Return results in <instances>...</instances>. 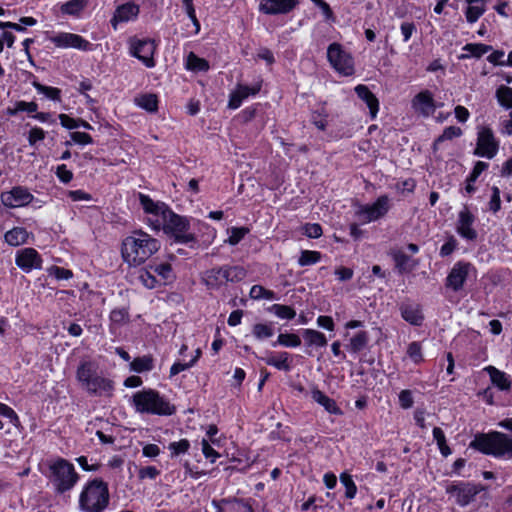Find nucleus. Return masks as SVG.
Returning <instances> with one entry per match:
<instances>
[{
  "mask_svg": "<svg viewBox=\"0 0 512 512\" xmlns=\"http://www.w3.org/2000/svg\"><path fill=\"white\" fill-rule=\"evenodd\" d=\"M154 368V358L152 355H144L136 357L130 362V370L143 373L151 371Z\"/></svg>",
  "mask_w": 512,
  "mask_h": 512,
  "instance_id": "nucleus-31",
  "label": "nucleus"
},
{
  "mask_svg": "<svg viewBox=\"0 0 512 512\" xmlns=\"http://www.w3.org/2000/svg\"><path fill=\"white\" fill-rule=\"evenodd\" d=\"M327 117L328 113L324 107H321L319 110L313 111L311 121L319 130L324 131L327 127Z\"/></svg>",
  "mask_w": 512,
  "mask_h": 512,
  "instance_id": "nucleus-46",
  "label": "nucleus"
},
{
  "mask_svg": "<svg viewBox=\"0 0 512 512\" xmlns=\"http://www.w3.org/2000/svg\"><path fill=\"white\" fill-rule=\"evenodd\" d=\"M407 355L414 363H420L423 360L422 347L419 342H411L407 348Z\"/></svg>",
  "mask_w": 512,
  "mask_h": 512,
  "instance_id": "nucleus-54",
  "label": "nucleus"
},
{
  "mask_svg": "<svg viewBox=\"0 0 512 512\" xmlns=\"http://www.w3.org/2000/svg\"><path fill=\"white\" fill-rule=\"evenodd\" d=\"M32 86L37 90L38 93L45 95L47 98L53 101L61 100V90L58 88L45 86L37 81H33Z\"/></svg>",
  "mask_w": 512,
  "mask_h": 512,
  "instance_id": "nucleus-39",
  "label": "nucleus"
},
{
  "mask_svg": "<svg viewBox=\"0 0 512 512\" xmlns=\"http://www.w3.org/2000/svg\"><path fill=\"white\" fill-rule=\"evenodd\" d=\"M190 448V442L187 439H181L176 442H171L168 449L171 451L172 456H179L186 453Z\"/></svg>",
  "mask_w": 512,
  "mask_h": 512,
  "instance_id": "nucleus-51",
  "label": "nucleus"
},
{
  "mask_svg": "<svg viewBox=\"0 0 512 512\" xmlns=\"http://www.w3.org/2000/svg\"><path fill=\"white\" fill-rule=\"evenodd\" d=\"M201 450L205 458L209 459L211 463H215L220 457V454L212 447V443L208 439H202Z\"/></svg>",
  "mask_w": 512,
  "mask_h": 512,
  "instance_id": "nucleus-50",
  "label": "nucleus"
},
{
  "mask_svg": "<svg viewBox=\"0 0 512 512\" xmlns=\"http://www.w3.org/2000/svg\"><path fill=\"white\" fill-rule=\"evenodd\" d=\"M138 198L144 212L148 214L145 222L152 230H162L175 243L195 247L197 238L190 231L187 217L176 214L167 204L154 201L146 194L139 193Z\"/></svg>",
  "mask_w": 512,
  "mask_h": 512,
  "instance_id": "nucleus-1",
  "label": "nucleus"
},
{
  "mask_svg": "<svg viewBox=\"0 0 512 512\" xmlns=\"http://www.w3.org/2000/svg\"><path fill=\"white\" fill-rule=\"evenodd\" d=\"M155 43L150 39H132L130 41V53L139 59L147 68L155 66Z\"/></svg>",
  "mask_w": 512,
  "mask_h": 512,
  "instance_id": "nucleus-13",
  "label": "nucleus"
},
{
  "mask_svg": "<svg viewBox=\"0 0 512 512\" xmlns=\"http://www.w3.org/2000/svg\"><path fill=\"white\" fill-rule=\"evenodd\" d=\"M249 296L253 300H278L275 292L272 290H268L262 285H253L250 289Z\"/></svg>",
  "mask_w": 512,
  "mask_h": 512,
  "instance_id": "nucleus-35",
  "label": "nucleus"
},
{
  "mask_svg": "<svg viewBox=\"0 0 512 512\" xmlns=\"http://www.w3.org/2000/svg\"><path fill=\"white\" fill-rule=\"evenodd\" d=\"M186 68L194 72H202L209 69V64L205 59L190 52L186 59Z\"/></svg>",
  "mask_w": 512,
  "mask_h": 512,
  "instance_id": "nucleus-33",
  "label": "nucleus"
},
{
  "mask_svg": "<svg viewBox=\"0 0 512 512\" xmlns=\"http://www.w3.org/2000/svg\"><path fill=\"white\" fill-rule=\"evenodd\" d=\"M368 340L367 332L360 331L350 339L348 349L353 353L360 352L367 346Z\"/></svg>",
  "mask_w": 512,
  "mask_h": 512,
  "instance_id": "nucleus-37",
  "label": "nucleus"
},
{
  "mask_svg": "<svg viewBox=\"0 0 512 512\" xmlns=\"http://www.w3.org/2000/svg\"><path fill=\"white\" fill-rule=\"evenodd\" d=\"M160 475V470L155 466H145L139 469L138 478L140 480L150 479L154 480Z\"/></svg>",
  "mask_w": 512,
  "mask_h": 512,
  "instance_id": "nucleus-56",
  "label": "nucleus"
},
{
  "mask_svg": "<svg viewBox=\"0 0 512 512\" xmlns=\"http://www.w3.org/2000/svg\"><path fill=\"white\" fill-rule=\"evenodd\" d=\"M150 269L163 280L172 278V267L169 263L151 264Z\"/></svg>",
  "mask_w": 512,
  "mask_h": 512,
  "instance_id": "nucleus-48",
  "label": "nucleus"
},
{
  "mask_svg": "<svg viewBox=\"0 0 512 512\" xmlns=\"http://www.w3.org/2000/svg\"><path fill=\"white\" fill-rule=\"evenodd\" d=\"M277 345L294 348L301 345V339L294 333H281L278 335L276 342L273 343L274 347Z\"/></svg>",
  "mask_w": 512,
  "mask_h": 512,
  "instance_id": "nucleus-38",
  "label": "nucleus"
},
{
  "mask_svg": "<svg viewBox=\"0 0 512 512\" xmlns=\"http://www.w3.org/2000/svg\"><path fill=\"white\" fill-rule=\"evenodd\" d=\"M481 490L482 487L470 482H458L446 488V492L455 497L456 503L462 507L470 504Z\"/></svg>",
  "mask_w": 512,
  "mask_h": 512,
  "instance_id": "nucleus-14",
  "label": "nucleus"
},
{
  "mask_svg": "<svg viewBox=\"0 0 512 512\" xmlns=\"http://www.w3.org/2000/svg\"><path fill=\"white\" fill-rule=\"evenodd\" d=\"M46 39L58 48H74L81 51H91L93 44L82 36L69 32H59L47 35Z\"/></svg>",
  "mask_w": 512,
  "mask_h": 512,
  "instance_id": "nucleus-12",
  "label": "nucleus"
},
{
  "mask_svg": "<svg viewBox=\"0 0 512 512\" xmlns=\"http://www.w3.org/2000/svg\"><path fill=\"white\" fill-rule=\"evenodd\" d=\"M403 41L408 42L412 35L417 31L416 25L413 22H403L400 26Z\"/></svg>",
  "mask_w": 512,
  "mask_h": 512,
  "instance_id": "nucleus-62",
  "label": "nucleus"
},
{
  "mask_svg": "<svg viewBox=\"0 0 512 512\" xmlns=\"http://www.w3.org/2000/svg\"><path fill=\"white\" fill-rule=\"evenodd\" d=\"M261 90V83H256L253 86L238 84L233 92H231L228 102L230 109H237L241 106L243 100L249 96H254Z\"/></svg>",
  "mask_w": 512,
  "mask_h": 512,
  "instance_id": "nucleus-22",
  "label": "nucleus"
},
{
  "mask_svg": "<svg viewBox=\"0 0 512 512\" xmlns=\"http://www.w3.org/2000/svg\"><path fill=\"white\" fill-rule=\"evenodd\" d=\"M463 50L466 51L467 54L461 55L459 57L460 59H465L469 57L480 58L482 55L492 50V46L482 43H468L463 47Z\"/></svg>",
  "mask_w": 512,
  "mask_h": 512,
  "instance_id": "nucleus-32",
  "label": "nucleus"
},
{
  "mask_svg": "<svg viewBox=\"0 0 512 512\" xmlns=\"http://www.w3.org/2000/svg\"><path fill=\"white\" fill-rule=\"evenodd\" d=\"M137 106L148 112H155L158 109V99L155 94H144L135 99Z\"/></svg>",
  "mask_w": 512,
  "mask_h": 512,
  "instance_id": "nucleus-36",
  "label": "nucleus"
},
{
  "mask_svg": "<svg viewBox=\"0 0 512 512\" xmlns=\"http://www.w3.org/2000/svg\"><path fill=\"white\" fill-rule=\"evenodd\" d=\"M321 259V253L318 251L303 250L301 251L298 259V264L301 267L316 264Z\"/></svg>",
  "mask_w": 512,
  "mask_h": 512,
  "instance_id": "nucleus-44",
  "label": "nucleus"
},
{
  "mask_svg": "<svg viewBox=\"0 0 512 512\" xmlns=\"http://www.w3.org/2000/svg\"><path fill=\"white\" fill-rule=\"evenodd\" d=\"M501 208V200H500V189L497 186L492 187V195L489 202V209L496 213Z\"/></svg>",
  "mask_w": 512,
  "mask_h": 512,
  "instance_id": "nucleus-59",
  "label": "nucleus"
},
{
  "mask_svg": "<svg viewBox=\"0 0 512 512\" xmlns=\"http://www.w3.org/2000/svg\"><path fill=\"white\" fill-rule=\"evenodd\" d=\"M471 267L469 262H456L446 277L445 286L454 292L460 291L464 287Z\"/></svg>",
  "mask_w": 512,
  "mask_h": 512,
  "instance_id": "nucleus-15",
  "label": "nucleus"
},
{
  "mask_svg": "<svg viewBox=\"0 0 512 512\" xmlns=\"http://www.w3.org/2000/svg\"><path fill=\"white\" fill-rule=\"evenodd\" d=\"M312 399L317 402L319 405L323 406L324 409L330 414H341L340 408L337 406L336 402L320 391L318 388L314 387L311 390Z\"/></svg>",
  "mask_w": 512,
  "mask_h": 512,
  "instance_id": "nucleus-27",
  "label": "nucleus"
},
{
  "mask_svg": "<svg viewBox=\"0 0 512 512\" xmlns=\"http://www.w3.org/2000/svg\"><path fill=\"white\" fill-rule=\"evenodd\" d=\"M412 108L424 117L432 115L437 108L432 92L423 90L415 95L412 99Z\"/></svg>",
  "mask_w": 512,
  "mask_h": 512,
  "instance_id": "nucleus-20",
  "label": "nucleus"
},
{
  "mask_svg": "<svg viewBox=\"0 0 512 512\" xmlns=\"http://www.w3.org/2000/svg\"><path fill=\"white\" fill-rule=\"evenodd\" d=\"M469 446L485 455L512 459V438L502 432L478 433Z\"/></svg>",
  "mask_w": 512,
  "mask_h": 512,
  "instance_id": "nucleus-4",
  "label": "nucleus"
},
{
  "mask_svg": "<svg viewBox=\"0 0 512 512\" xmlns=\"http://www.w3.org/2000/svg\"><path fill=\"white\" fill-rule=\"evenodd\" d=\"M300 3V0H261L259 11L266 15L288 14Z\"/></svg>",
  "mask_w": 512,
  "mask_h": 512,
  "instance_id": "nucleus-18",
  "label": "nucleus"
},
{
  "mask_svg": "<svg viewBox=\"0 0 512 512\" xmlns=\"http://www.w3.org/2000/svg\"><path fill=\"white\" fill-rule=\"evenodd\" d=\"M224 503H225L224 512H253L252 507L249 504L244 503L242 501L225 500Z\"/></svg>",
  "mask_w": 512,
  "mask_h": 512,
  "instance_id": "nucleus-47",
  "label": "nucleus"
},
{
  "mask_svg": "<svg viewBox=\"0 0 512 512\" xmlns=\"http://www.w3.org/2000/svg\"><path fill=\"white\" fill-rule=\"evenodd\" d=\"M139 12L140 7L138 4L134 2L124 3L116 8L110 23L114 30H116L119 23L129 22L137 19Z\"/></svg>",
  "mask_w": 512,
  "mask_h": 512,
  "instance_id": "nucleus-21",
  "label": "nucleus"
},
{
  "mask_svg": "<svg viewBox=\"0 0 512 512\" xmlns=\"http://www.w3.org/2000/svg\"><path fill=\"white\" fill-rule=\"evenodd\" d=\"M137 278L139 282L147 289H154L157 287V285L160 284L153 271L150 269V265L148 268L140 269Z\"/></svg>",
  "mask_w": 512,
  "mask_h": 512,
  "instance_id": "nucleus-34",
  "label": "nucleus"
},
{
  "mask_svg": "<svg viewBox=\"0 0 512 512\" xmlns=\"http://www.w3.org/2000/svg\"><path fill=\"white\" fill-rule=\"evenodd\" d=\"M109 501L107 483L101 479H93L84 485L79 495V508L82 512H104Z\"/></svg>",
  "mask_w": 512,
  "mask_h": 512,
  "instance_id": "nucleus-6",
  "label": "nucleus"
},
{
  "mask_svg": "<svg viewBox=\"0 0 512 512\" xmlns=\"http://www.w3.org/2000/svg\"><path fill=\"white\" fill-rule=\"evenodd\" d=\"M457 247V240L450 236L448 240L440 248V256L447 257L454 252Z\"/></svg>",
  "mask_w": 512,
  "mask_h": 512,
  "instance_id": "nucleus-64",
  "label": "nucleus"
},
{
  "mask_svg": "<svg viewBox=\"0 0 512 512\" xmlns=\"http://www.w3.org/2000/svg\"><path fill=\"white\" fill-rule=\"evenodd\" d=\"M246 270L241 266L223 265L203 272L201 280L210 290H218L227 282H239L246 277Z\"/></svg>",
  "mask_w": 512,
  "mask_h": 512,
  "instance_id": "nucleus-8",
  "label": "nucleus"
},
{
  "mask_svg": "<svg viewBox=\"0 0 512 512\" xmlns=\"http://www.w3.org/2000/svg\"><path fill=\"white\" fill-rule=\"evenodd\" d=\"M15 263L21 270L28 273L33 269H40L42 259L34 248H24L16 253Z\"/></svg>",
  "mask_w": 512,
  "mask_h": 512,
  "instance_id": "nucleus-19",
  "label": "nucleus"
},
{
  "mask_svg": "<svg viewBox=\"0 0 512 512\" xmlns=\"http://www.w3.org/2000/svg\"><path fill=\"white\" fill-rule=\"evenodd\" d=\"M467 7L464 10L466 21L473 24L486 12V4L489 0H464Z\"/></svg>",
  "mask_w": 512,
  "mask_h": 512,
  "instance_id": "nucleus-25",
  "label": "nucleus"
},
{
  "mask_svg": "<svg viewBox=\"0 0 512 512\" xmlns=\"http://www.w3.org/2000/svg\"><path fill=\"white\" fill-rule=\"evenodd\" d=\"M461 135H462L461 128H459L457 126L446 127L444 129L443 133L436 139L434 145H437L438 143L446 141V140H451L453 138L460 137Z\"/></svg>",
  "mask_w": 512,
  "mask_h": 512,
  "instance_id": "nucleus-52",
  "label": "nucleus"
},
{
  "mask_svg": "<svg viewBox=\"0 0 512 512\" xmlns=\"http://www.w3.org/2000/svg\"><path fill=\"white\" fill-rule=\"evenodd\" d=\"M135 410L139 413L170 416L175 413V407L153 389L136 392L132 397Z\"/></svg>",
  "mask_w": 512,
  "mask_h": 512,
  "instance_id": "nucleus-7",
  "label": "nucleus"
},
{
  "mask_svg": "<svg viewBox=\"0 0 512 512\" xmlns=\"http://www.w3.org/2000/svg\"><path fill=\"white\" fill-rule=\"evenodd\" d=\"M302 336L307 347L322 348L328 343L326 336L315 329H304Z\"/></svg>",
  "mask_w": 512,
  "mask_h": 512,
  "instance_id": "nucleus-29",
  "label": "nucleus"
},
{
  "mask_svg": "<svg viewBox=\"0 0 512 512\" xmlns=\"http://www.w3.org/2000/svg\"><path fill=\"white\" fill-rule=\"evenodd\" d=\"M29 232L24 227H14L4 235L5 242L10 246H19L27 243Z\"/></svg>",
  "mask_w": 512,
  "mask_h": 512,
  "instance_id": "nucleus-28",
  "label": "nucleus"
},
{
  "mask_svg": "<svg viewBox=\"0 0 512 512\" xmlns=\"http://www.w3.org/2000/svg\"><path fill=\"white\" fill-rule=\"evenodd\" d=\"M252 333L256 339L263 340L273 336L274 330L271 324L257 323L253 326Z\"/></svg>",
  "mask_w": 512,
  "mask_h": 512,
  "instance_id": "nucleus-45",
  "label": "nucleus"
},
{
  "mask_svg": "<svg viewBox=\"0 0 512 512\" xmlns=\"http://www.w3.org/2000/svg\"><path fill=\"white\" fill-rule=\"evenodd\" d=\"M161 247L158 239L142 229L132 231L122 240L121 255L123 261L131 267H138L146 262Z\"/></svg>",
  "mask_w": 512,
  "mask_h": 512,
  "instance_id": "nucleus-2",
  "label": "nucleus"
},
{
  "mask_svg": "<svg viewBox=\"0 0 512 512\" xmlns=\"http://www.w3.org/2000/svg\"><path fill=\"white\" fill-rule=\"evenodd\" d=\"M110 320L117 325H123L129 321V312L127 308H116L110 313Z\"/></svg>",
  "mask_w": 512,
  "mask_h": 512,
  "instance_id": "nucleus-49",
  "label": "nucleus"
},
{
  "mask_svg": "<svg viewBox=\"0 0 512 512\" xmlns=\"http://www.w3.org/2000/svg\"><path fill=\"white\" fill-rule=\"evenodd\" d=\"M474 222L475 216L467 206H464L458 213V219L456 222L457 233L467 241H475L478 237V233L473 227Z\"/></svg>",
  "mask_w": 512,
  "mask_h": 512,
  "instance_id": "nucleus-16",
  "label": "nucleus"
},
{
  "mask_svg": "<svg viewBox=\"0 0 512 512\" xmlns=\"http://www.w3.org/2000/svg\"><path fill=\"white\" fill-rule=\"evenodd\" d=\"M76 378L89 394L111 396L114 391V382L100 371L94 361H82L77 368Z\"/></svg>",
  "mask_w": 512,
  "mask_h": 512,
  "instance_id": "nucleus-3",
  "label": "nucleus"
},
{
  "mask_svg": "<svg viewBox=\"0 0 512 512\" xmlns=\"http://www.w3.org/2000/svg\"><path fill=\"white\" fill-rule=\"evenodd\" d=\"M88 0H70L61 6V11L68 15H78L87 5Z\"/></svg>",
  "mask_w": 512,
  "mask_h": 512,
  "instance_id": "nucleus-42",
  "label": "nucleus"
},
{
  "mask_svg": "<svg viewBox=\"0 0 512 512\" xmlns=\"http://www.w3.org/2000/svg\"><path fill=\"white\" fill-rule=\"evenodd\" d=\"M402 318L413 326H420L424 321L421 305L415 302H403L399 307Z\"/></svg>",
  "mask_w": 512,
  "mask_h": 512,
  "instance_id": "nucleus-23",
  "label": "nucleus"
},
{
  "mask_svg": "<svg viewBox=\"0 0 512 512\" xmlns=\"http://www.w3.org/2000/svg\"><path fill=\"white\" fill-rule=\"evenodd\" d=\"M46 477L54 491L58 494H64L72 490L80 478L74 465L67 459L61 457L48 462V473Z\"/></svg>",
  "mask_w": 512,
  "mask_h": 512,
  "instance_id": "nucleus-5",
  "label": "nucleus"
},
{
  "mask_svg": "<svg viewBox=\"0 0 512 512\" xmlns=\"http://www.w3.org/2000/svg\"><path fill=\"white\" fill-rule=\"evenodd\" d=\"M498 151L499 141L495 138L492 129L487 126L478 128L474 155L492 159L497 155Z\"/></svg>",
  "mask_w": 512,
  "mask_h": 512,
  "instance_id": "nucleus-11",
  "label": "nucleus"
},
{
  "mask_svg": "<svg viewBox=\"0 0 512 512\" xmlns=\"http://www.w3.org/2000/svg\"><path fill=\"white\" fill-rule=\"evenodd\" d=\"M56 176L62 183L67 184L72 180L73 173L65 164H62L56 168Z\"/></svg>",
  "mask_w": 512,
  "mask_h": 512,
  "instance_id": "nucleus-61",
  "label": "nucleus"
},
{
  "mask_svg": "<svg viewBox=\"0 0 512 512\" xmlns=\"http://www.w3.org/2000/svg\"><path fill=\"white\" fill-rule=\"evenodd\" d=\"M269 311L274 313L277 317L287 320L293 319L296 315V312L292 307L282 304H273L269 308Z\"/></svg>",
  "mask_w": 512,
  "mask_h": 512,
  "instance_id": "nucleus-43",
  "label": "nucleus"
},
{
  "mask_svg": "<svg viewBox=\"0 0 512 512\" xmlns=\"http://www.w3.org/2000/svg\"><path fill=\"white\" fill-rule=\"evenodd\" d=\"M45 138V131L40 127H33L29 131L28 142L31 146Z\"/></svg>",
  "mask_w": 512,
  "mask_h": 512,
  "instance_id": "nucleus-63",
  "label": "nucleus"
},
{
  "mask_svg": "<svg viewBox=\"0 0 512 512\" xmlns=\"http://www.w3.org/2000/svg\"><path fill=\"white\" fill-rule=\"evenodd\" d=\"M327 60L331 67L342 76L355 73L354 59L340 43H331L327 48Z\"/></svg>",
  "mask_w": 512,
  "mask_h": 512,
  "instance_id": "nucleus-9",
  "label": "nucleus"
},
{
  "mask_svg": "<svg viewBox=\"0 0 512 512\" xmlns=\"http://www.w3.org/2000/svg\"><path fill=\"white\" fill-rule=\"evenodd\" d=\"M261 360L280 371L289 372L292 369L291 355L285 351L278 353L268 352Z\"/></svg>",
  "mask_w": 512,
  "mask_h": 512,
  "instance_id": "nucleus-24",
  "label": "nucleus"
},
{
  "mask_svg": "<svg viewBox=\"0 0 512 512\" xmlns=\"http://www.w3.org/2000/svg\"><path fill=\"white\" fill-rule=\"evenodd\" d=\"M399 405L403 409H409L413 406L414 399L411 390L405 389L399 393Z\"/></svg>",
  "mask_w": 512,
  "mask_h": 512,
  "instance_id": "nucleus-57",
  "label": "nucleus"
},
{
  "mask_svg": "<svg viewBox=\"0 0 512 512\" xmlns=\"http://www.w3.org/2000/svg\"><path fill=\"white\" fill-rule=\"evenodd\" d=\"M50 275H53L58 280H68L72 278L73 273L69 269H65L59 266H53L50 269Z\"/></svg>",
  "mask_w": 512,
  "mask_h": 512,
  "instance_id": "nucleus-60",
  "label": "nucleus"
},
{
  "mask_svg": "<svg viewBox=\"0 0 512 512\" xmlns=\"http://www.w3.org/2000/svg\"><path fill=\"white\" fill-rule=\"evenodd\" d=\"M496 98L502 107L506 109L512 108V88L501 85L496 90Z\"/></svg>",
  "mask_w": 512,
  "mask_h": 512,
  "instance_id": "nucleus-40",
  "label": "nucleus"
},
{
  "mask_svg": "<svg viewBox=\"0 0 512 512\" xmlns=\"http://www.w3.org/2000/svg\"><path fill=\"white\" fill-rule=\"evenodd\" d=\"M249 232V230L245 227H233L230 230V236L227 240V242L230 245H237Z\"/></svg>",
  "mask_w": 512,
  "mask_h": 512,
  "instance_id": "nucleus-55",
  "label": "nucleus"
},
{
  "mask_svg": "<svg viewBox=\"0 0 512 512\" xmlns=\"http://www.w3.org/2000/svg\"><path fill=\"white\" fill-rule=\"evenodd\" d=\"M303 229H304V234L307 237L313 238V239L319 238L323 233L322 227L318 223H307Z\"/></svg>",
  "mask_w": 512,
  "mask_h": 512,
  "instance_id": "nucleus-58",
  "label": "nucleus"
},
{
  "mask_svg": "<svg viewBox=\"0 0 512 512\" xmlns=\"http://www.w3.org/2000/svg\"><path fill=\"white\" fill-rule=\"evenodd\" d=\"M33 200V195L22 186L13 187L10 191L1 193V202L8 208H17L28 205Z\"/></svg>",
  "mask_w": 512,
  "mask_h": 512,
  "instance_id": "nucleus-17",
  "label": "nucleus"
},
{
  "mask_svg": "<svg viewBox=\"0 0 512 512\" xmlns=\"http://www.w3.org/2000/svg\"><path fill=\"white\" fill-rule=\"evenodd\" d=\"M0 415L9 419L10 423L15 426H20V419L16 412L8 405L0 402Z\"/></svg>",
  "mask_w": 512,
  "mask_h": 512,
  "instance_id": "nucleus-53",
  "label": "nucleus"
},
{
  "mask_svg": "<svg viewBox=\"0 0 512 512\" xmlns=\"http://www.w3.org/2000/svg\"><path fill=\"white\" fill-rule=\"evenodd\" d=\"M354 90L357 96L368 106L372 117H375L379 110L377 97L364 84L357 85Z\"/></svg>",
  "mask_w": 512,
  "mask_h": 512,
  "instance_id": "nucleus-26",
  "label": "nucleus"
},
{
  "mask_svg": "<svg viewBox=\"0 0 512 512\" xmlns=\"http://www.w3.org/2000/svg\"><path fill=\"white\" fill-rule=\"evenodd\" d=\"M391 208V200L388 195H380L373 203L359 205L355 211L356 218L367 224L383 218Z\"/></svg>",
  "mask_w": 512,
  "mask_h": 512,
  "instance_id": "nucleus-10",
  "label": "nucleus"
},
{
  "mask_svg": "<svg viewBox=\"0 0 512 512\" xmlns=\"http://www.w3.org/2000/svg\"><path fill=\"white\" fill-rule=\"evenodd\" d=\"M488 372L492 383L502 391H507L511 387V382L506 373L500 371L494 366H488L485 368Z\"/></svg>",
  "mask_w": 512,
  "mask_h": 512,
  "instance_id": "nucleus-30",
  "label": "nucleus"
},
{
  "mask_svg": "<svg viewBox=\"0 0 512 512\" xmlns=\"http://www.w3.org/2000/svg\"><path fill=\"white\" fill-rule=\"evenodd\" d=\"M340 482L345 487V497L347 499H353L357 494V486L352 478V476L347 472H342L340 474Z\"/></svg>",
  "mask_w": 512,
  "mask_h": 512,
  "instance_id": "nucleus-41",
  "label": "nucleus"
}]
</instances>
